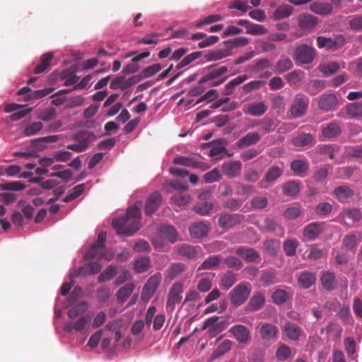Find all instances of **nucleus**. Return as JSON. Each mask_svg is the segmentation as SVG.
I'll use <instances>...</instances> for the list:
<instances>
[{
    "mask_svg": "<svg viewBox=\"0 0 362 362\" xmlns=\"http://www.w3.org/2000/svg\"><path fill=\"white\" fill-rule=\"evenodd\" d=\"M150 267V258L148 257L139 258L134 262V269L138 273L146 272Z\"/></svg>",
    "mask_w": 362,
    "mask_h": 362,
    "instance_id": "4d7b16f0",
    "label": "nucleus"
},
{
    "mask_svg": "<svg viewBox=\"0 0 362 362\" xmlns=\"http://www.w3.org/2000/svg\"><path fill=\"white\" fill-rule=\"evenodd\" d=\"M309 100L302 95H297L291 107V113L294 117H300L304 115L308 107Z\"/></svg>",
    "mask_w": 362,
    "mask_h": 362,
    "instance_id": "39448f33",
    "label": "nucleus"
},
{
    "mask_svg": "<svg viewBox=\"0 0 362 362\" xmlns=\"http://www.w3.org/2000/svg\"><path fill=\"white\" fill-rule=\"evenodd\" d=\"M158 235L165 238L173 243L177 240V233L175 228L170 225H161L158 228Z\"/></svg>",
    "mask_w": 362,
    "mask_h": 362,
    "instance_id": "aec40b11",
    "label": "nucleus"
},
{
    "mask_svg": "<svg viewBox=\"0 0 362 362\" xmlns=\"http://www.w3.org/2000/svg\"><path fill=\"white\" fill-rule=\"evenodd\" d=\"M57 115L56 110L52 107H49L37 111V117L42 121H50L55 118Z\"/></svg>",
    "mask_w": 362,
    "mask_h": 362,
    "instance_id": "a18cd8bd",
    "label": "nucleus"
},
{
    "mask_svg": "<svg viewBox=\"0 0 362 362\" xmlns=\"http://www.w3.org/2000/svg\"><path fill=\"white\" fill-rule=\"evenodd\" d=\"M201 252L199 247L183 245L178 249V254L187 259H196Z\"/></svg>",
    "mask_w": 362,
    "mask_h": 362,
    "instance_id": "bb28decb",
    "label": "nucleus"
},
{
    "mask_svg": "<svg viewBox=\"0 0 362 362\" xmlns=\"http://www.w3.org/2000/svg\"><path fill=\"white\" fill-rule=\"evenodd\" d=\"M141 202L128 207L126 214L112 221V226L119 235L130 236L140 228Z\"/></svg>",
    "mask_w": 362,
    "mask_h": 362,
    "instance_id": "f257e3e1",
    "label": "nucleus"
},
{
    "mask_svg": "<svg viewBox=\"0 0 362 362\" xmlns=\"http://www.w3.org/2000/svg\"><path fill=\"white\" fill-rule=\"evenodd\" d=\"M162 279L160 273H156L151 276L143 287L141 298L143 301H148L156 291Z\"/></svg>",
    "mask_w": 362,
    "mask_h": 362,
    "instance_id": "7ed1b4c3",
    "label": "nucleus"
},
{
    "mask_svg": "<svg viewBox=\"0 0 362 362\" xmlns=\"http://www.w3.org/2000/svg\"><path fill=\"white\" fill-rule=\"evenodd\" d=\"M293 7L290 5H282L279 6L274 13L275 19H282L287 18L293 13Z\"/></svg>",
    "mask_w": 362,
    "mask_h": 362,
    "instance_id": "de8ad7c7",
    "label": "nucleus"
},
{
    "mask_svg": "<svg viewBox=\"0 0 362 362\" xmlns=\"http://www.w3.org/2000/svg\"><path fill=\"white\" fill-rule=\"evenodd\" d=\"M267 29L264 25L253 23H251L250 26L248 28V30H246L247 34L252 35H263L267 34Z\"/></svg>",
    "mask_w": 362,
    "mask_h": 362,
    "instance_id": "0e129e2a",
    "label": "nucleus"
},
{
    "mask_svg": "<svg viewBox=\"0 0 362 362\" xmlns=\"http://www.w3.org/2000/svg\"><path fill=\"white\" fill-rule=\"evenodd\" d=\"M88 309V304L86 302L83 301L75 306L72 307L67 313V315L70 319H74L81 314L84 313Z\"/></svg>",
    "mask_w": 362,
    "mask_h": 362,
    "instance_id": "37998d69",
    "label": "nucleus"
},
{
    "mask_svg": "<svg viewBox=\"0 0 362 362\" xmlns=\"http://www.w3.org/2000/svg\"><path fill=\"white\" fill-rule=\"evenodd\" d=\"M101 265L98 262H92L84 264L79 269V273L83 275H90L98 273L101 270Z\"/></svg>",
    "mask_w": 362,
    "mask_h": 362,
    "instance_id": "f704fd0d",
    "label": "nucleus"
},
{
    "mask_svg": "<svg viewBox=\"0 0 362 362\" xmlns=\"http://www.w3.org/2000/svg\"><path fill=\"white\" fill-rule=\"evenodd\" d=\"M242 164L240 161H230L225 163L222 165V171L224 175L230 177H235L240 174Z\"/></svg>",
    "mask_w": 362,
    "mask_h": 362,
    "instance_id": "6ab92c4d",
    "label": "nucleus"
},
{
    "mask_svg": "<svg viewBox=\"0 0 362 362\" xmlns=\"http://www.w3.org/2000/svg\"><path fill=\"white\" fill-rule=\"evenodd\" d=\"M340 69V65L335 62H328L320 66V71L326 76L336 73Z\"/></svg>",
    "mask_w": 362,
    "mask_h": 362,
    "instance_id": "6e6d98bb",
    "label": "nucleus"
},
{
    "mask_svg": "<svg viewBox=\"0 0 362 362\" xmlns=\"http://www.w3.org/2000/svg\"><path fill=\"white\" fill-rule=\"evenodd\" d=\"M229 332L233 334L235 339L242 344L247 343L250 339V332L243 325H236L230 327Z\"/></svg>",
    "mask_w": 362,
    "mask_h": 362,
    "instance_id": "f8f14e48",
    "label": "nucleus"
},
{
    "mask_svg": "<svg viewBox=\"0 0 362 362\" xmlns=\"http://www.w3.org/2000/svg\"><path fill=\"white\" fill-rule=\"evenodd\" d=\"M284 194L287 196H294L300 191L299 183L296 181H289L285 183L282 187Z\"/></svg>",
    "mask_w": 362,
    "mask_h": 362,
    "instance_id": "49530a36",
    "label": "nucleus"
},
{
    "mask_svg": "<svg viewBox=\"0 0 362 362\" xmlns=\"http://www.w3.org/2000/svg\"><path fill=\"white\" fill-rule=\"evenodd\" d=\"M346 111L351 117H362V103H353L346 105Z\"/></svg>",
    "mask_w": 362,
    "mask_h": 362,
    "instance_id": "c03bdc74",
    "label": "nucleus"
},
{
    "mask_svg": "<svg viewBox=\"0 0 362 362\" xmlns=\"http://www.w3.org/2000/svg\"><path fill=\"white\" fill-rule=\"evenodd\" d=\"M117 270L115 266H108L98 276V281L102 283L111 279L116 274Z\"/></svg>",
    "mask_w": 362,
    "mask_h": 362,
    "instance_id": "e2e57ef3",
    "label": "nucleus"
},
{
    "mask_svg": "<svg viewBox=\"0 0 362 362\" xmlns=\"http://www.w3.org/2000/svg\"><path fill=\"white\" fill-rule=\"evenodd\" d=\"M190 196L187 193L178 192L172 197L173 202L178 206H184L187 205L190 202Z\"/></svg>",
    "mask_w": 362,
    "mask_h": 362,
    "instance_id": "09e8293b",
    "label": "nucleus"
},
{
    "mask_svg": "<svg viewBox=\"0 0 362 362\" xmlns=\"http://www.w3.org/2000/svg\"><path fill=\"white\" fill-rule=\"evenodd\" d=\"M310 9L318 15H329L332 11V5L329 3L317 1L310 4Z\"/></svg>",
    "mask_w": 362,
    "mask_h": 362,
    "instance_id": "393cba45",
    "label": "nucleus"
},
{
    "mask_svg": "<svg viewBox=\"0 0 362 362\" xmlns=\"http://www.w3.org/2000/svg\"><path fill=\"white\" fill-rule=\"evenodd\" d=\"M320 281L322 287L325 290L331 291L335 289L337 282L335 279V275L333 272L329 271L324 272L321 276Z\"/></svg>",
    "mask_w": 362,
    "mask_h": 362,
    "instance_id": "b1692460",
    "label": "nucleus"
},
{
    "mask_svg": "<svg viewBox=\"0 0 362 362\" xmlns=\"http://www.w3.org/2000/svg\"><path fill=\"white\" fill-rule=\"evenodd\" d=\"M221 260L222 257L220 255L209 256L206 260L203 262V263L199 267L198 270L211 269L217 267L221 263Z\"/></svg>",
    "mask_w": 362,
    "mask_h": 362,
    "instance_id": "e433bc0d",
    "label": "nucleus"
},
{
    "mask_svg": "<svg viewBox=\"0 0 362 362\" xmlns=\"http://www.w3.org/2000/svg\"><path fill=\"white\" fill-rule=\"evenodd\" d=\"M218 317L213 316L208 318L204 322L202 329L205 330L209 328L208 332L211 337H214L221 333L225 329V322H217Z\"/></svg>",
    "mask_w": 362,
    "mask_h": 362,
    "instance_id": "6e6552de",
    "label": "nucleus"
},
{
    "mask_svg": "<svg viewBox=\"0 0 362 362\" xmlns=\"http://www.w3.org/2000/svg\"><path fill=\"white\" fill-rule=\"evenodd\" d=\"M139 81L140 78L136 75L132 76L127 79H126L124 76H119L111 81L110 88L112 90L120 89L122 90H124Z\"/></svg>",
    "mask_w": 362,
    "mask_h": 362,
    "instance_id": "423d86ee",
    "label": "nucleus"
},
{
    "mask_svg": "<svg viewBox=\"0 0 362 362\" xmlns=\"http://www.w3.org/2000/svg\"><path fill=\"white\" fill-rule=\"evenodd\" d=\"M236 282V275L229 271L227 272L221 278V286L228 290L232 287Z\"/></svg>",
    "mask_w": 362,
    "mask_h": 362,
    "instance_id": "5fc2aeb1",
    "label": "nucleus"
},
{
    "mask_svg": "<svg viewBox=\"0 0 362 362\" xmlns=\"http://www.w3.org/2000/svg\"><path fill=\"white\" fill-rule=\"evenodd\" d=\"M265 299L263 295L257 294L253 296L245 308L246 311L253 312L259 310L264 304Z\"/></svg>",
    "mask_w": 362,
    "mask_h": 362,
    "instance_id": "2f4dec72",
    "label": "nucleus"
},
{
    "mask_svg": "<svg viewBox=\"0 0 362 362\" xmlns=\"http://www.w3.org/2000/svg\"><path fill=\"white\" fill-rule=\"evenodd\" d=\"M247 75L243 74L232 79L225 86L223 94L226 95H230L233 92V89L235 86L243 83L247 80Z\"/></svg>",
    "mask_w": 362,
    "mask_h": 362,
    "instance_id": "c9c22d12",
    "label": "nucleus"
},
{
    "mask_svg": "<svg viewBox=\"0 0 362 362\" xmlns=\"http://www.w3.org/2000/svg\"><path fill=\"white\" fill-rule=\"evenodd\" d=\"M228 71L226 66H221L218 69H214L210 71L204 76L202 77L199 81V84H203L207 81L216 79L223 76Z\"/></svg>",
    "mask_w": 362,
    "mask_h": 362,
    "instance_id": "7c9ffc66",
    "label": "nucleus"
},
{
    "mask_svg": "<svg viewBox=\"0 0 362 362\" xmlns=\"http://www.w3.org/2000/svg\"><path fill=\"white\" fill-rule=\"evenodd\" d=\"M192 237L199 238L206 235L209 231V226L202 222H196L189 228Z\"/></svg>",
    "mask_w": 362,
    "mask_h": 362,
    "instance_id": "cd10ccee",
    "label": "nucleus"
},
{
    "mask_svg": "<svg viewBox=\"0 0 362 362\" xmlns=\"http://www.w3.org/2000/svg\"><path fill=\"white\" fill-rule=\"evenodd\" d=\"M93 134L91 132L83 131L79 132L75 135V139L81 144V145H86V148H88L89 141L92 137H93Z\"/></svg>",
    "mask_w": 362,
    "mask_h": 362,
    "instance_id": "680f3d73",
    "label": "nucleus"
},
{
    "mask_svg": "<svg viewBox=\"0 0 362 362\" xmlns=\"http://www.w3.org/2000/svg\"><path fill=\"white\" fill-rule=\"evenodd\" d=\"M90 320V316L82 315L76 322H66L64 325V330L66 332H71L73 330L76 332H83L88 327Z\"/></svg>",
    "mask_w": 362,
    "mask_h": 362,
    "instance_id": "1a4fd4ad",
    "label": "nucleus"
},
{
    "mask_svg": "<svg viewBox=\"0 0 362 362\" xmlns=\"http://www.w3.org/2000/svg\"><path fill=\"white\" fill-rule=\"evenodd\" d=\"M105 257V247L93 244L85 254V259H97L98 260Z\"/></svg>",
    "mask_w": 362,
    "mask_h": 362,
    "instance_id": "c85d7f7f",
    "label": "nucleus"
},
{
    "mask_svg": "<svg viewBox=\"0 0 362 362\" xmlns=\"http://www.w3.org/2000/svg\"><path fill=\"white\" fill-rule=\"evenodd\" d=\"M161 68L162 67L160 64H155L145 68L139 74L136 76H139L141 81L142 79L151 77L156 73L159 72L161 70Z\"/></svg>",
    "mask_w": 362,
    "mask_h": 362,
    "instance_id": "603ef678",
    "label": "nucleus"
},
{
    "mask_svg": "<svg viewBox=\"0 0 362 362\" xmlns=\"http://www.w3.org/2000/svg\"><path fill=\"white\" fill-rule=\"evenodd\" d=\"M334 194L339 202H344L354 195V191L347 186L337 187Z\"/></svg>",
    "mask_w": 362,
    "mask_h": 362,
    "instance_id": "72a5a7b5",
    "label": "nucleus"
},
{
    "mask_svg": "<svg viewBox=\"0 0 362 362\" xmlns=\"http://www.w3.org/2000/svg\"><path fill=\"white\" fill-rule=\"evenodd\" d=\"M162 200V197L158 192L152 193L148 198L145 205L144 211L146 215L151 216L159 207Z\"/></svg>",
    "mask_w": 362,
    "mask_h": 362,
    "instance_id": "ddd939ff",
    "label": "nucleus"
},
{
    "mask_svg": "<svg viewBox=\"0 0 362 362\" xmlns=\"http://www.w3.org/2000/svg\"><path fill=\"white\" fill-rule=\"evenodd\" d=\"M315 54L314 48L307 45H300L295 50L294 59L299 64H308L313 62Z\"/></svg>",
    "mask_w": 362,
    "mask_h": 362,
    "instance_id": "20e7f679",
    "label": "nucleus"
},
{
    "mask_svg": "<svg viewBox=\"0 0 362 362\" xmlns=\"http://www.w3.org/2000/svg\"><path fill=\"white\" fill-rule=\"evenodd\" d=\"M251 293L250 288L245 283L238 284L229 293L231 304L240 306L249 298Z\"/></svg>",
    "mask_w": 362,
    "mask_h": 362,
    "instance_id": "f03ea898",
    "label": "nucleus"
},
{
    "mask_svg": "<svg viewBox=\"0 0 362 362\" xmlns=\"http://www.w3.org/2000/svg\"><path fill=\"white\" fill-rule=\"evenodd\" d=\"M173 163L177 165L197 168L201 166L199 162L197 161L193 158L186 156H178L174 159Z\"/></svg>",
    "mask_w": 362,
    "mask_h": 362,
    "instance_id": "a19ab883",
    "label": "nucleus"
},
{
    "mask_svg": "<svg viewBox=\"0 0 362 362\" xmlns=\"http://www.w3.org/2000/svg\"><path fill=\"white\" fill-rule=\"evenodd\" d=\"M265 84V81L255 80L250 81L243 86V91L245 94L251 93L253 90H259Z\"/></svg>",
    "mask_w": 362,
    "mask_h": 362,
    "instance_id": "bf43d9fd",
    "label": "nucleus"
},
{
    "mask_svg": "<svg viewBox=\"0 0 362 362\" xmlns=\"http://www.w3.org/2000/svg\"><path fill=\"white\" fill-rule=\"evenodd\" d=\"M325 223L323 222H313L307 225L303 231V235L309 240L317 238L324 231Z\"/></svg>",
    "mask_w": 362,
    "mask_h": 362,
    "instance_id": "9d476101",
    "label": "nucleus"
},
{
    "mask_svg": "<svg viewBox=\"0 0 362 362\" xmlns=\"http://www.w3.org/2000/svg\"><path fill=\"white\" fill-rule=\"evenodd\" d=\"M43 127L41 122H35L30 124L24 129V134L27 136H30L38 133Z\"/></svg>",
    "mask_w": 362,
    "mask_h": 362,
    "instance_id": "69168bd1",
    "label": "nucleus"
},
{
    "mask_svg": "<svg viewBox=\"0 0 362 362\" xmlns=\"http://www.w3.org/2000/svg\"><path fill=\"white\" fill-rule=\"evenodd\" d=\"M278 332V328L273 324L265 323L260 329L259 333L262 338L264 340H272L276 338Z\"/></svg>",
    "mask_w": 362,
    "mask_h": 362,
    "instance_id": "5701e85b",
    "label": "nucleus"
},
{
    "mask_svg": "<svg viewBox=\"0 0 362 362\" xmlns=\"http://www.w3.org/2000/svg\"><path fill=\"white\" fill-rule=\"evenodd\" d=\"M229 55L230 51L227 49H216L209 51L204 57L208 62H211L222 59Z\"/></svg>",
    "mask_w": 362,
    "mask_h": 362,
    "instance_id": "58836bf2",
    "label": "nucleus"
},
{
    "mask_svg": "<svg viewBox=\"0 0 362 362\" xmlns=\"http://www.w3.org/2000/svg\"><path fill=\"white\" fill-rule=\"evenodd\" d=\"M341 132V128L337 123L332 122L323 127L322 134L325 138L332 139L339 136Z\"/></svg>",
    "mask_w": 362,
    "mask_h": 362,
    "instance_id": "473e14b6",
    "label": "nucleus"
},
{
    "mask_svg": "<svg viewBox=\"0 0 362 362\" xmlns=\"http://www.w3.org/2000/svg\"><path fill=\"white\" fill-rule=\"evenodd\" d=\"M299 246L298 240L294 239H288L284 241L283 249L286 255L288 257H293L296 253V250Z\"/></svg>",
    "mask_w": 362,
    "mask_h": 362,
    "instance_id": "79ce46f5",
    "label": "nucleus"
},
{
    "mask_svg": "<svg viewBox=\"0 0 362 362\" xmlns=\"http://www.w3.org/2000/svg\"><path fill=\"white\" fill-rule=\"evenodd\" d=\"M267 110V107L263 102H257L249 104L245 112L252 116H261Z\"/></svg>",
    "mask_w": 362,
    "mask_h": 362,
    "instance_id": "c756f323",
    "label": "nucleus"
},
{
    "mask_svg": "<svg viewBox=\"0 0 362 362\" xmlns=\"http://www.w3.org/2000/svg\"><path fill=\"white\" fill-rule=\"evenodd\" d=\"M304 76L302 71H293L286 76V80L291 86H296L299 83Z\"/></svg>",
    "mask_w": 362,
    "mask_h": 362,
    "instance_id": "774afa93",
    "label": "nucleus"
},
{
    "mask_svg": "<svg viewBox=\"0 0 362 362\" xmlns=\"http://www.w3.org/2000/svg\"><path fill=\"white\" fill-rule=\"evenodd\" d=\"M293 63L290 59L282 58L275 65V70L276 72L283 73L291 69Z\"/></svg>",
    "mask_w": 362,
    "mask_h": 362,
    "instance_id": "052dcab7",
    "label": "nucleus"
},
{
    "mask_svg": "<svg viewBox=\"0 0 362 362\" xmlns=\"http://www.w3.org/2000/svg\"><path fill=\"white\" fill-rule=\"evenodd\" d=\"M226 143V142L224 139L213 141L211 143V148L209 152V156L211 157H215L224 152L226 151V148L223 146V145H225Z\"/></svg>",
    "mask_w": 362,
    "mask_h": 362,
    "instance_id": "3c124183",
    "label": "nucleus"
},
{
    "mask_svg": "<svg viewBox=\"0 0 362 362\" xmlns=\"http://www.w3.org/2000/svg\"><path fill=\"white\" fill-rule=\"evenodd\" d=\"M316 281L315 273L304 272L300 274L298 278V284L300 287L307 289L310 288Z\"/></svg>",
    "mask_w": 362,
    "mask_h": 362,
    "instance_id": "412c9836",
    "label": "nucleus"
},
{
    "mask_svg": "<svg viewBox=\"0 0 362 362\" xmlns=\"http://www.w3.org/2000/svg\"><path fill=\"white\" fill-rule=\"evenodd\" d=\"M337 103V98L333 93L324 94L318 98V107L323 111L331 110Z\"/></svg>",
    "mask_w": 362,
    "mask_h": 362,
    "instance_id": "4468645a",
    "label": "nucleus"
},
{
    "mask_svg": "<svg viewBox=\"0 0 362 362\" xmlns=\"http://www.w3.org/2000/svg\"><path fill=\"white\" fill-rule=\"evenodd\" d=\"M135 288L134 284L130 283L120 288L117 292V297L119 301L124 302L130 296Z\"/></svg>",
    "mask_w": 362,
    "mask_h": 362,
    "instance_id": "4c0bfd02",
    "label": "nucleus"
},
{
    "mask_svg": "<svg viewBox=\"0 0 362 362\" xmlns=\"http://www.w3.org/2000/svg\"><path fill=\"white\" fill-rule=\"evenodd\" d=\"M183 291V284L181 282L175 283L171 287L166 303L167 308H170L171 310L175 308V305L180 303L182 300V293Z\"/></svg>",
    "mask_w": 362,
    "mask_h": 362,
    "instance_id": "0eeeda50",
    "label": "nucleus"
},
{
    "mask_svg": "<svg viewBox=\"0 0 362 362\" xmlns=\"http://www.w3.org/2000/svg\"><path fill=\"white\" fill-rule=\"evenodd\" d=\"M282 174V170L277 166L270 168L266 173L264 180L268 182H272L278 179Z\"/></svg>",
    "mask_w": 362,
    "mask_h": 362,
    "instance_id": "13d9d810",
    "label": "nucleus"
},
{
    "mask_svg": "<svg viewBox=\"0 0 362 362\" xmlns=\"http://www.w3.org/2000/svg\"><path fill=\"white\" fill-rule=\"evenodd\" d=\"M313 140V137L310 134H300L292 140V144L296 147L307 146Z\"/></svg>",
    "mask_w": 362,
    "mask_h": 362,
    "instance_id": "8fccbe9b",
    "label": "nucleus"
},
{
    "mask_svg": "<svg viewBox=\"0 0 362 362\" xmlns=\"http://www.w3.org/2000/svg\"><path fill=\"white\" fill-rule=\"evenodd\" d=\"M317 44L320 48L326 47L327 49H335L343 45L344 39L342 37L332 39L330 37L320 36L317 39Z\"/></svg>",
    "mask_w": 362,
    "mask_h": 362,
    "instance_id": "dca6fc26",
    "label": "nucleus"
},
{
    "mask_svg": "<svg viewBox=\"0 0 362 362\" xmlns=\"http://www.w3.org/2000/svg\"><path fill=\"white\" fill-rule=\"evenodd\" d=\"M261 139V135L257 132H250L239 139L236 146L239 148H243L257 144Z\"/></svg>",
    "mask_w": 362,
    "mask_h": 362,
    "instance_id": "f3484780",
    "label": "nucleus"
},
{
    "mask_svg": "<svg viewBox=\"0 0 362 362\" xmlns=\"http://www.w3.org/2000/svg\"><path fill=\"white\" fill-rule=\"evenodd\" d=\"M243 216L241 214H221L218 219V225L223 228H230L242 222Z\"/></svg>",
    "mask_w": 362,
    "mask_h": 362,
    "instance_id": "9b49d317",
    "label": "nucleus"
},
{
    "mask_svg": "<svg viewBox=\"0 0 362 362\" xmlns=\"http://www.w3.org/2000/svg\"><path fill=\"white\" fill-rule=\"evenodd\" d=\"M237 255L241 257L247 262H253L259 257V253L252 248L239 247L235 250Z\"/></svg>",
    "mask_w": 362,
    "mask_h": 362,
    "instance_id": "4be33fe9",
    "label": "nucleus"
},
{
    "mask_svg": "<svg viewBox=\"0 0 362 362\" xmlns=\"http://www.w3.org/2000/svg\"><path fill=\"white\" fill-rule=\"evenodd\" d=\"M185 270V265L182 263H173L168 269V277L173 280Z\"/></svg>",
    "mask_w": 362,
    "mask_h": 362,
    "instance_id": "864d4df0",
    "label": "nucleus"
},
{
    "mask_svg": "<svg viewBox=\"0 0 362 362\" xmlns=\"http://www.w3.org/2000/svg\"><path fill=\"white\" fill-rule=\"evenodd\" d=\"M282 331L289 339L293 341L298 340L303 332L300 327L291 322H285Z\"/></svg>",
    "mask_w": 362,
    "mask_h": 362,
    "instance_id": "2eb2a0df",
    "label": "nucleus"
},
{
    "mask_svg": "<svg viewBox=\"0 0 362 362\" xmlns=\"http://www.w3.org/2000/svg\"><path fill=\"white\" fill-rule=\"evenodd\" d=\"M298 25L302 30L314 28L318 23L317 17L308 13H302L298 17Z\"/></svg>",
    "mask_w": 362,
    "mask_h": 362,
    "instance_id": "a211bd4d",
    "label": "nucleus"
},
{
    "mask_svg": "<svg viewBox=\"0 0 362 362\" xmlns=\"http://www.w3.org/2000/svg\"><path fill=\"white\" fill-rule=\"evenodd\" d=\"M214 207V205L211 202H204L202 204H197L194 206L193 210L202 215V216H206L209 214V212L212 210Z\"/></svg>",
    "mask_w": 362,
    "mask_h": 362,
    "instance_id": "338daca9",
    "label": "nucleus"
},
{
    "mask_svg": "<svg viewBox=\"0 0 362 362\" xmlns=\"http://www.w3.org/2000/svg\"><path fill=\"white\" fill-rule=\"evenodd\" d=\"M308 163L304 160H294L291 164V169L294 173L300 175L305 173L308 170Z\"/></svg>",
    "mask_w": 362,
    "mask_h": 362,
    "instance_id": "ea45409f",
    "label": "nucleus"
},
{
    "mask_svg": "<svg viewBox=\"0 0 362 362\" xmlns=\"http://www.w3.org/2000/svg\"><path fill=\"white\" fill-rule=\"evenodd\" d=\"M360 240V233H349L344 236L342 240V246L347 250H353L356 249Z\"/></svg>",
    "mask_w": 362,
    "mask_h": 362,
    "instance_id": "a878e982",
    "label": "nucleus"
}]
</instances>
